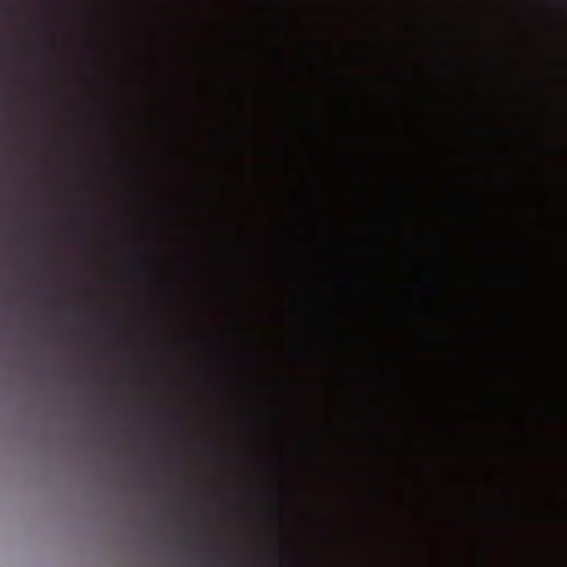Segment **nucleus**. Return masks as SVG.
Segmentation results:
<instances>
[{"label": "nucleus", "mask_w": 567, "mask_h": 567, "mask_svg": "<svg viewBox=\"0 0 567 567\" xmlns=\"http://www.w3.org/2000/svg\"><path fill=\"white\" fill-rule=\"evenodd\" d=\"M71 239L74 241H78L79 239H81V235L79 234L78 230L72 231Z\"/></svg>", "instance_id": "nucleus-1"}, {"label": "nucleus", "mask_w": 567, "mask_h": 567, "mask_svg": "<svg viewBox=\"0 0 567 567\" xmlns=\"http://www.w3.org/2000/svg\"><path fill=\"white\" fill-rule=\"evenodd\" d=\"M105 320H106V321H112V320H113V318H112V317H106V318H105Z\"/></svg>", "instance_id": "nucleus-2"}]
</instances>
